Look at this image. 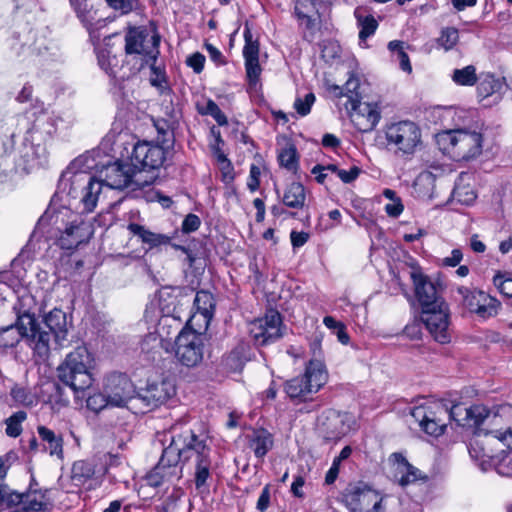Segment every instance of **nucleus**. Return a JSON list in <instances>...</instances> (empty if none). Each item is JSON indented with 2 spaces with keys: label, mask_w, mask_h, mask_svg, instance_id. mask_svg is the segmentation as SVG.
Listing matches in <instances>:
<instances>
[{
  "label": "nucleus",
  "mask_w": 512,
  "mask_h": 512,
  "mask_svg": "<svg viewBox=\"0 0 512 512\" xmlns=\"http://www.w3.org/2000/svg\"><path fill=\"white\" fill-rule=\"evenodd\" d=\"M33 87L29 84H25L21 91L18 93L16 100L19 103H26L32 100Z\"/></svg>",
  "instance_id": "obj_64"
},
{
  "label": "nucleus",
  "mask_w": 512,
  "mask_h": 512,
  "mask_svg": "<svg viewBox=\"0 0 512 512\" xmlns=\"http://www.w3.org/2000/svg\"><path fill=\"white\" fill-rule=\"evenodd\" d=\"M201 224L200 218L195 214H188L182 223V231L184 233H191L196 231Z\"/></svg>",
  "instance_id": "obj_53"
},
{
  "label": "nucleus",
  "mask_w": 512,
  "mask_h": 512,
  "mask_svg": "<svg viewBox=\"0 0 512 512\" xmlns=\"http://www.w3.org/2000/svg\"><path fill=\"white\" fill-rule=\"evenodd\" d=\"M246 75L249 83L255 85L261 75V67L258 60L245 61Z\"/></svg>",
  "instance_id": "obj_50"
},
{
  "label": "nucleus",
  "mask_w": 512,
  "mask_h": 512,
  "mask_svg": "<svg viewBox=\"0 0 512 512\" xmlns=\"http://www.w3.org/2000/svg\"><path fill=\"white\" fill-rule=\"evenodd\" d=\"M146 64H149L151 75H150V83L152 86L157 87L159 89H163L167 86V78L165 68L163 66L157 65V60L147 59L145 61Z\"/></svg>",
  "instance_id": "obj_39"
},
{
  "label": "nucleus",
  "mask_w": 512,
  "mask_h": 512,
  "mask_svg": "<svg viewBox=\"0 0 512 512\" xmlns=\"http://www.w3.org/2000/svg\"><path fill=\"white\" fill-rule=\"evenodd\" d=\"M494 284L501 294L509 298L512 297V278H504L503 275L497 274L494 277Z\"/></svg>",
  "instance_id": "obj_51"
},
{
  "label": "nucleus",
  "mask_w": 512,
  "mask_h": 512,
  "mask_svg": "<svg viewBox=\"0 0 512 512\" xmlns=\"http://www.w3.org/2000/svg\"><path fill=\"white\" fill-rule=\"evenodd\" d=\"M343 500L353 512H380L382 497L379 493L363 483L349 485Z\"/></svg>",
  "instance_id": "obj_10"
},
{
  "label": "nucleus",
  "mask_w": 512,
  "mask_h": 512,
  "mask_svg": "<svg viewBox=\"0 0 512 512\" xmlns=\"http://www.w3.org/2000/svg\"><path fill=\"white\" fill-rule=\"evenodd\" d=\"M318 429L327 441L340 440L348 432L346 415L333 409L324 411L317 420Z\"/></svg>",
  "instance_id": "obj_22"
},
{
  "label": "nucleus",
  "mask_w": 512,
  "mask_h": 512,
  "mask_svg": "<svg viewBox=\"0 0 512 512\" xmlns=\"http://www.w3.org/2000/svg\"><path fill=\"white\" fill-rule=\"evenodd\" d=\"M186 63L194 70L195 73H200L204 68L205 56L196 52L187 58Z\"/></svg>",
  "instance_id": "obj_54"
},
{
  "label": "nucleus",
  "mask_w": 512,
  "mask_h": 512,
  "mask_svg": "<svg viewBox=\"0 0 512 512\" xmlns=\"http://www.w3.org/2000/svg\"><path fill=\"white\" fill-rule=\"evenodd\" d=\"M245 46L243 56L245 61L259 59V45L257 41L252 40V34L248 28L244 31Z\"/></svg>",
  "instance_id": "obj_43"
},
{
  "label": "nucleus",
  "mask_w": 512,
  "mask_h": 512,
  "mask_svg": "<svg viewBox=\"0 0 512 512\" xmlns=\"http://www.w3.org/2000/svg\"><path fill=\"white\" fill-rule=\"evenodd\" d=\"M207 108H208L209 113L213 116V118L219 125L222 126V125H226L228 123L227 117L220 110V108L218 107V105L215 102L209 101L207 104Z\"/></svg>",
  "instance_id": "obj_56"
},
{
  "label": "nucleus",
  "mask_w": 512,
  "mask_h": 512,
  "mask_svg": "<svg viewBox=\"0 0 512 512\" xmlns=\"http://www.w3.org/2000/svg\"><path fill=\"white\" fill-rule=\"evenodd\" d=\"M94 357L85 345L76 347L58 367V377L75 392L84 391L93 383Z\"/></svg>",
  "instance_id": "obj_6"
},
{
  "label": "nucleus",
  "mask_w": 512,
  "mask_h": 512,
  "mask_svg": "<svg viewBox=\"0 0 512 512\" xmlns=\"http://www.w3.org/2000/svg\"><path fill=\"white\" fill-rule=\"evenodd\" d=\"M136 172L130 163H122L115 161L104 165L98 171V180L101 181L102 185H105L112 189H124L135 183L137 186L141 183L134 180Z\"/></svg>",
  "instance_id": "obj_15"
},
{
  "label": "nucleus",
  "mask_w": 512,
  "mask_h": 512,
  "mask_svg": "<svg viewBox=\"0 0 512 512\" xmlns=\"http://www.w3.org/2000/svg\"><path fill=\"white\" fill-rule=\"evenodd\" d=\"M459 41L458 30L454 27L442 29L440 37L437 39L438 45L446 51L453 49Z\"/></svg>",
  "instance_id": "obj_42"
},
{
  "label": "nucleus",
  "mask_w": 512,
  "mask_h": 512,
  "mask_svg": "<svg viewBox=\"0 0 512 512\" xmlns=\"http://www.w3.org/2000/svg\"><path fill=\"white\" fill-rule=\"evenodd\" d=\"M106 475L104 464L97 463L95 457L75 461L71 467L70 479L74 486L92 489L101 484Z\"/></svg>",
  "instance_id": "obj_14"
},
{
  "label": "nucleus",
  "mask_w": 512,
  "mask_h": 512,
  "mask_svg": "<svg viewBox=\"0 0 512 512\" xmlns=\"http://www.w3.org/2000/svg\"><path fill=\"white\" fill-rule=\"evenodd\" d=\"M176 394V386L170 379L148 383L139 393V398L149 409H155L170 400Z\"/></svg>",
  "instance_id": "obj_21"
},
{
  "label": "nucleus",
  "mask_w": 512,
  "mask_h": 512,
  "mask_svg": "<svg viewBox=\"0 0 512 512\" xmlns=\"http://www.w3.org/2000/svg\"><path fill=\"white\" fill-rule=\"evenodd\" d=\"M420 319L435 341L441 344L450 342V311L446 302L422 310Z\"/></svg>",
  "instance_id": "obj_11"
},
{
  "label": "nucleus",
  "mask_w": 512,
  "mask_h": 512,
  "mask_svg": "<svg viewBox=\"0 0 512 512\" xmlns=\"http://www.w3.org/2000/svg\"><path fill=\"white\" fill-rule=\"evenodd\" d=\"M326 87L328 92L331 93L334 97H346L347 105L354 103V101L361 100L360 94L358 92L360 88V81L354 74L350 75L343 87L336 84H330L328 82L326 83Z\"/></svg>",
  "instance_id": "obj_26"
},
{
  "label": "nucleus",
  "mask_w": 512,
  "mask_h": 512,
  "mask_svg": "<svg viewBox=\"0 0 512 512\" xmlns=\"http://www.w3.org/2000/svg\"><path fill=\"white\" fill-rule=\"evenodd\" d=\"M48 490H43L39 484L32 479L29 487L23 492L22 512H40L48 510L50 504L47 495Z\"/></svg>",
  "instance_id": "obj_24"
},
{
  "label": "nucleus",
  "mask_w": 512,
  "mask_h": 512,
  "mask_svg": "<svg viewBox=\"0 0 512 512\" xmlns=\"http://www.w3.org/2000/svg\"><path fill=\"white\" fill-rule=\"evenodd\" d=\"M95 459H96L97 463L104 464V466L106 468V474L109 472L110 468L116 467V466L120 465V463H121L120 458L117 455L110 454V453L104 454L99 457H95Z\"/></svg>",
  "instance_id": "obj_55"
},
{
  "label": "nucleus",
  "mask_w": 512,
  "mask_h": 512,
  "mask_svg": "<svg viewBox=\"0 0 512 512\" xmlns=\"http://www.w3.org/2000/svg\"><path fill=\"white\" fill-rule=\"evenodd\" d=\"M291 243L294 248L303 246L309 239V234L306 232L292 231L290 234Z\"/></svg>",
  "instance_id": "obj_62"
},
{
  "label": "nucleus",
  "mask_w": 512,
  "mask_h": 512,
  "mask_svg": "<svg viewBox=\"0 0 512 512\" xmlns=\"http://www.w3.org/2000/svg\"><path fill=\"white\" fill-rule=\"evenodd\" d=\"M354 16L357 20L358 26L360 27L359 39L361 41H365L375 33L378 27V22L371 14H367L365 9L362 7H357L355 9Z\"/></svg>",
  "instance_id": "obj_30"
},
{
  "label": "nucleus",
  "mask_w": 512,
  "mask_h": 512,
  "mask_svg": "<svg viewBox=\"0 0 512 512\" xmlns=\"http://www.w3.org/2000/svg\"><path fill=\"white\" fill-rule=\"evenodd\" d=\"M278 161L281 167L289 171H295L298 167L297 149L293 144H288L284 147L279 155Z\"/></svg>",
  "instance_id": "obj_37"
},
{
  "label": "nucleus",
  "mask_w": 512,
  "mask_h": 512,
  "mask_svg": "<svg viewBox=\"0 0 512 512\" xmlns=\"http://www.w3.org/2000/svg\"><path fill=\"white\" fill-rule=\"evenodd\" d=\"M127 230L130 234L137 237L142 244L147 245L148 249L166 246L171 242V237L165 234L152 232L147 227L138 223H129Z\"/></svg>",
  "instance_id": "obj_25"
},
{
  "label": "nucleus",
  "mask_w": 512,
  "mask_h": 512,
  "mask_svg": "<svg viewBox=\"0 0 512 512\" xmlns=\"http://www.w3.org/2000/svg\"><path fill=\"white\" fill-rule=\"evenodd\" d=\"M273 435L266 429L253 430L249 436V447L257 458H263L273 447Z\"/></svg>",
  "instance_id": "obj_27"
},
{
  "label": "nucleus",
  "mask_w": 512,
  "mask_h": 512,
  "mask_svg": "<svg viewBox=\"0 0 512 512\" xmlns=\"http://www.w3.org/2000/svg\"><path fill=\"white\" fill-rule=\"evenodd\" d=\"M175 356L188 368L202 363L204 357V336L194 329L184 328L176 338Z\"/></svg>",
  "instance_id": "obj_9"
},
{
  "label": "nucleus",
  "mask_w": 512,
  "mask_h": 512,
  "mask_svg": "<svg viewBox=\"0 0 512 512\" xmlns=\"http://www.w3.org/2000/svg\"><path fill=\"white\" fill-rule=\"evenodd\" d=\"M110 8L122 15L129 14L137 8L139 0H105Z\"/></svg>",
  "instance_id": "obj_45"
},
{
  "label": "nucleus",
  "mask_w": 512,
  "mask_h": 512,
  "mask_svg": "<svg viewBox=\"0 0 512 512\" xmlns=\"http://www.w3.org/2000/svg\"><path fill=\"white\" fill-rule=\"evenodd\" d=\"M194 305L197 311L200 312L205 318L210 317L215 307L213 295L210 292L203 290L197 292Z\"/></svg>",
  "instance_id": "obj_36"
},
{
  "label": "nucleus",
  "mask_w": 512,
  "mask_h": 512,
  "mask_svg": "<svg viewBox=\"0 0 512 512\" xmlns=\"http://www.w3.org/2000/svg\"><path fill=\"white\" fill-rule=\"evenodd\" d=\"M166 153L162 145L148 141L138 142L133 147L130 162L135 172L156 170L164 164Z\"/></svg>",
  "instance_id": "obj_13"
},
{
  "label": "nucleus",
  "mask_w": 512,
  "mask_h": 512,
  "mask_svg": "<svg viewBox=\"0 0 512 512\" xmlns=\"http://www.w3.org/2000/svg\"><path fill=\"white\" fill-rule=\"evenodd\" d=\"M315 102V95L313 93H308L305 95L304 99L297 98L294 102V108L297 113L301 116H306L310 110L312 105Z\"/></svg>",
  "instance_id": "obj_48"
},
{
  "label": "nucleus",
  "mask_w": 512,
  "mask_h": 512,
  "mask_svg": "<svg viewBox=\"0 0 512 512\" xmlns=\"http://www.w3.org/2000/svg\"><path fill=\"white\" fill-rule=\"evenodd\" d=\"M270 505V486L269 485H266L260 496H259V499L257 501V509L260 511V512H264Z\"/></svg>",
  "instance_id": "obj_61"
},
{
  "label": "nucleus",
  "mask_w": 512,
  "mask_h": 512,
  "mask_svg": "<svg viewBox=\"0 0 512 512\" xmlns=\"http://www.w3.org/2000/svg\"><path fill=\"white\" fill-rule=\"evenodd\" d=\"M148 34L139 28H131L125 34V53L127 55H142L144 60H157L159 56V37L152 36L150 46L146 44Z\"/></svg>",
  "instance_id": "obj_18"
},
{
  "label": "nucleus",
  "mask_w": 512,
  "mask_h": 512,
  "mask_svg": "<svg viewBox=\"0 0 512 512\" xmlns=\"http://www.w3.org/2000/svg\"><path fill=\"white\" fill-rule=\"evenodd\" d=\"M86 406L89 410L95 413L102 411L106 407L110 406L107 393L104 391V393L98 392L90 395L86 400Z\"/></svg>",
  "instance_id": "obj_44"
},
{
  "label": "nucleus",
  "mask_w": 512,
  "mask_h": 512,
  "mask_svg": "<svg viewBox=\"0 0 512 512\" xmlns=\"http://www.w3.org/2000/svg\"><path fill=\"white\" fill-rule=\"evenodd\" d=\"M496 470L500 475L512 477V449L502 457Z\"/></svg>",
  "instance_id": "obj_52"
},
{
  "label": "nucleus",
  "mask_w": 512,
  "mask_h": 512,
  "mask_svg": "<svg viewBox=\"0 0 512 512\" xmlns=\"http://www.w3.org/2000/svg\"><path fill=\"white\" fill-rule=\"evenodd\" d=\"M386 148L394 155L411 159L423 148L420 126L410 120H401L385 125L383 129Z\"/></svg>",
  "instance_id": "obj_5"
},
{
  "label": "nucleus",
  "mask_w": 512,
  "mask_h": 512,
  "mask_svg": "<svg viewBox=\"0 0 512 512\" xmlns=\"http://www.w3.org/2000/svg\"><path fill=\"white\" fill-rule=\"evenodd\" d=\"M260 168L256 165H251L250 167V175H249V180H248V188L251 190V191H256L258 188H259V185H260V180H259V177H260Z\"/></svg>",
  "instance_id": "obj_58"
},
{
  "label": "nucleus",
  "mask_w": 512,
  "mask_h": 512,
  "mask_svg": "<svg viewBox=\"0 0 512 512\" xmlns=\"http://www.w3.org/2000/svg\"><path fill=\"white\" fill-rule=\"evenodd\" d=\"M37 432L42 441L47 443V449L51 456L63 457V438L61 435H56L54 431L45 427L38 426Z\"/></svg>",
  "instance_id": "obj_29"
},
{
  "label": "nucleus",
  "mask_w": 512,
  "mask_h": 512,
  "mask_svg": "<svg viewBox=\"0 0 512 512\" xmlns=\"http://www.w3.org/2000/svg\"><path fill=\"white\" fill-rule=\"evenodd\" d=\"M479 297V309H476L475 313L483 318L496 315L500 306L499 301L488 294L480 295Z\"/></svg>",
  "instance_id": "obj_38"
},
{
  "label": "nucleus",
  "mask_w": 512,
  "mask_h": 512,
  "mask_svg": "<svg viewBox=\"0 0 512 512\" xmlns=\"http://www.w3.org/2000/svg\"><path fill=\"white\" fill-rule=\"evenodd\" d=\"M458 293L462 296L464 305L471 311L475 312L476 309H479L480 303V295H485L486 293L479 290H470L466 287L458 288Z\"/></svg>",
  "instance_id": "obj_41"
},
{
  "label": "nucleus",
  "mask_w": 512,
  "mask_h": 512,
  "mask_svg": "<svg viewBox=\"0 0 512 512\" xmlns=\"http://www.w3.org/2000/svg\"><path fill=\"white\" fill-rule=\"evenodd\" d=\"M102 186L101 181L98 179L94 177L89 178L87 185L83 189V195L81 197V203L83 204L84 211L92 212L95 209Z\"/></svg>",
  "instance_id": "obj_28"
},
{
  "label": "nucleus",
  "mask_w": 512,
  "mask_h": 512,
  "mask_svg": "<svg viewBox=\"0 0 512 512\" xmlns=\"http://www.w3.org/2000/svg\"><path fill=\"white\" fill-rule=\"evenodd\" d=\"M205 47L209 54V57L213 62H215L217 65H222L225 63L224 56L222 55L219 49H217L212 44H206Z\"/></svg>",
  "instance_id": "obj_63"
},
{
  "label": "nucleus",
  "mask_w": 512,
  "mask_h": 512,
  "mask_svg": "<svg viewBox=\"0 0 512 512\" xmlns=\"http://www.w3.org/2000/svg\"><path fill=\"white\" fill-rule=\"evenodd\" d=\"M225 367L233 372L241 371L244 365L242 356L238 351H232L223 360Z\"/></svg>",
  "instance_id": "obj_49"
},
{
  "label": "nucleus",
  "mask_w": 512,
  "mask_h": 512,
  "mask_svg": "<svg viewBox=\"0 0 512 512\" xmlns=\"http://www.w3.org/2000/svg\"><path fill=\"white\" fill-rule=\"evenodd\" d=\"M249 333L255 344L266 345L280 339L282 333V318L278 311L269 310L267 313L249 325Z\"/></svg>",
  "instance_id": "obj_12"
},
{
  "label": "nucleus",
  "mask_w": 512,
  "mask_h": 512,
  "mask_svg": "<svg viewBox=\"0 0 512 512\" xmlns=\"http://www.w3.org/2000/svg\"><path fill=\"white\" fill-rule=\"evenodd\" d=\"M209 436L202 431L190 430L186 436L173 439L163 449L157 465L147 474V483L159 487L165 483H173L182 478V465L190 464L193 469L194 483L197 490L207 486L212 470V449L207 443Z\"/></svg>",
  "instance_id": "obj_1"
},
{
  "label": "nucleus",
  "mask_w": 512,
  "mask_h": 512,
  "mask_svg": "<svg viewBox=\"0 0 512 512\" xmlns=\"http://www.w3.org/2000/svg\"><path fill=\"white\" fill-rule=\"evenodd\" d=\"M12 400L20 406L27 408L34 407L38 404V396L28 386L15 384L10 390Z\"/></svg>",
  "instance_id": "obj_31"
},
{
  "label": "nucleus",
  "mask_w": 512,
  "mask_h": 512,
  "mask_svg": "<svg viewBox=\"0 0 512 512\" xmlns=\"http://www.w3.org/2000/svg\"><path fill=\"white\" fill-rule=\"evenodd\" d=\"M328 374L320 360H310L302 376L294 377L284 384V391L292 401H305L325 385Z\"/></svg>",
  "instance_id": "obj_8"
},
{
  "label": "nucleus",
  "mask_w": 512,
  "mask_h": 512,
  "mask_svg": "<svg viewBox=\"0 0 512 512\" xmlns=\"http://www.w3.org/2000/svg\"><path fill=\"white\" fill-rule=\"evenodd\" d=\"M104 391L111 407H125L136 396V388L131 379L122 373H113L106 378Z\"/></svg>",
  "instance_id": "obj_16"
},
{
  "label": "nucleus",
  "mask_w": 512,
  "mask_h": 512,
  "mask_svg": "<svg viewBox=\"0 0 512 512\" xmlns=\"http://www.w3.org/2000/svg\"><path fill=\"white\" fill-rule=\"evenodd\" d=\"M345 108L355 128L362 133L372 131L381 118L380 108L376 103L359 100L350 105L345 104Z\"/></svg>",
  "instance_id": "obj_17"
},
{
  "label": "nucleus",
  "mask_w": 512,
  "mask_h": 512,
  "mask_svg": "<svg viewBox=\"0 0 512 512\" xmlns=\"http://www.w3.org/2000/svg\"><path fill=\"white\" fill-rule=\"evenodd\" d=\"M14 311L17 316L15 323L0 328V347H14L24 339L35 355L42 360L47 359L51 350L50 333L40 326L34 313L18 305L14 306Z\"/></svg>",
  "instance_id": "obj_2"
},
{
  "label": "nucleus",
  "mask_w": 512,
  "mask_h": 512,
  "mask_svg": "<svg viewBox=\"0 0 512 512\" xmlns=\"http://www.w3.org/2000/svg\"><path fill=\"white\" fill-rule=\"evenodd\" d=\"M306 199L305 189L301 183L293 182L285 190L283 203L290 208H302Z\"/></svg>",
  "instance_id": "obj_33"
},
{
  "label": "nucleus",
  "mask_w": 512,
  "mask_h": 512,
  "mask_svg": "<svg viewBox=\"0 0 512 512\" xmlns=\"http://www.w3.org/2000/svg\"><path fill=\"white\" fill-rule=\"evenodd\" d=\"M411 278L415 297L421 307V311L445 303L437 285L433 283L428 276L421 272L414 271L411 273Z\"/></svg>",
  "instance_id": "obj_20"
},
{
  "label": "nucleus",
  "mask_w": 512,
  "mask_h": 512,
  "mask_svg": "<svg viewBox=\"0 0 512 512\" xmlns=\"http://www.w3.org/2000/svg\"><path fill=\"white\" fill-rule=\"evenodd\" d=\"M27 419V413L19 410L13 413L5 420L6 429L5 432L9 437L16 438L22 431V423Z\"/></svg>",
  "instance_id": "obj_34"
},
{
  "label": "nucleus",
  "mask_w": 512,
  "mask_h": 512,
  "mask_svg": "<svg viewBox=\"0 0 512 512\" xmlns=\"http://www.w3.org/2000/svg\"><path fill=\"white\" fill-rule=\"evenodd\" d=\"M383 196L390 200V202L385 205V212L387 215L392 218L400 216L404 210V206L401 199L396 195V192L391 189H385L383 191Z\"/></svg>",
  "instance_id": "obj_40"
},
{
  "label": "nucleus",
  "mask_w": 512,
  "mask_h": 512,
  "mask_svg": "<svg viewBox=\"0 0 512 512\" xmlns=\"http://www.w3.org/2000/svg\"><path fill=\"white\" fill-rule=\"evenodd\" d=\"M97 58L101 68L109 75L113 74L111 62L112 60H115V57L111 59L108 52L101 51L98 53Z\"/></svg>",
  "instance_id": "obj_59"
},
{
  "label": "nucleus",
  "mask_w": 512,
  "mask_h": 512,
  "mask_svg": "<svg viewBox=\"0 0 512 512\" xmlns=\"http://www.w3.org/2000/svg\"><path fill=\"white\" fill-rule=\"evenodd\" d=\"M40 326L50 333V337H54L55 342L59 346H63V342L67 340L70 323L64 311L54 308L44 316L43 325Z\"/></svg>",
  "instance_id": "obj_23"
},
{
  "label": "nucleus",
  "mask_w": 512,
  "mask_h": 512,
  "mask_svg": "<svg viewBox=\"0 0 512 512\" xmlns=\"http://www.w3.org/2000/svg\"><path fill=\"white\" fill-rule=\"evenodd\" d=\"M452 80L460 86H473L477 82L476 68L468 65L462 69H455L452 74Z\"/></svg>",
  "instance_id": "obj_35"
},
{
  "label": "nucleus",
  "mask_w": 512,
  "mask_h": 512,
  "mask_svg": "<svg viewBox=\"0 0 512 512\" xmlns=\"http://www.w3.org/2000/svg\"><path fill=\"white\" fill-rule=\"evenodd\" d=\"M464 427L474 429L475 437L470 442V453L478 445L477 437L481 435L492 436L510 446L511 427H507L512 420V405H503L496 412L491 413L484 405H473L467 408L464 417Z\"/></svg>",
  "instance_id": "obj_3"
},
{
  "label": "nucleus",
  "mask_w": 512,
  "mask_h": 512,
  "mask_svg": "<svg viewBox=\"0 0 512 512\" xmlns=\"http://www.w3.org/2000/svg\"><path fill=\"white\" fill-rule=\"evenodd\" d=\"M23 492H19L7 484H0V508L12 509L19 507L22 510Z\"/></svg>",
  "instance_id": "obj_32"
},
{
  "label": "nucleus",
  "mask_w": 512,
  "mask_h": 512,
  "mask_svg": "<svg viewBox=\"0 0 512 512\" xmlns=\"http://www.w3.org/2000/svg\"><path fill=\"white\" fill-rule=\"evenodd\" d=\"M436 141L444 153L460 161L480 155L483 138L481 133L475 130L455 129L438 133Z\"/></svg>",
  "instance_id": "obj_7"
},
{
  "label": "nucleus",
  "mask_w": 512,
  "mask_h": 512,
  "mask_svg": "<svg viewBox=\"0 0 512 512\" xmlns=\"http://www.w3.org/2000/svg\"><path fill=\"white\" fill-rule=\"evenodd\" d=\"M17 460L18 455L13 450L8 451L3 455H0V484H4L3 481L7 476L9 469Z\"/></svg>",
  "instance_id": "obj_46"
},
{
  "label": "nucleus",
  "mask_w": 512,
  "mask_h": 512,
  "mask_svg": "<svg viewBox=\"0 0 512 512\" xmlns=\"http://www.w3.org/2000/svg\"><path fill=\"white\" fill-rule=\"evenodd\" d=\"M466 411L467 407L460 404L449 407L444 401H432L414 407L411 416L425 433L438 437L444 433L448 421L464 427Z\"/></svg>",
  "instance_id": "obj_4"
},
{
  "label": "nucleus",
  "mask_w": 512,
  "mask_h": 512,
  "mask_svg": "<svg viewBox=\"0 0 512 512\" xmlns=\"http://www.w3.org/2000/svg\"><path fill=\"white\" fill-rule=\"evenodd\" d=\"M405 474L400 478V484L402 486H406L414 481L417 480L418 478V473H419V470L415 467H413L410 463L407 464L405 467Z\"/></svg>",
  "instance_id": "obj_57"
},
{
  "label": "nucleus",
  "mask_w": 512,
  "mask_h": 512,
  "mask_svg": "<svg viewBox=\"0 0 512 512\" xmlns=\"http://www.w3.org/2000/svg\"><path fill=\"white\" fill-rule=\"evenodd\" d=\"M360 173V169L356 166L352 167L350 170L339 169L337 172V176L344 182L350 183L354 181Z\"/></svg>",
  "instance_id": "obj_60"
},
{
  "label": "nucleus",
  "mask_w": 512,
  "mask_h": 512,
  "mask_svg": "<svg viewBox=\"0 0 512 512\" xmlns=\"http://www.w3.org/2000/svg\"><path fill=\"white\" fill-rule=\"evenodd\" d=\"M92 236L90 225L81 217L74 216L67 222L57 238V244L62 249H74L80 244L87 242Z\"/></svg>",
  "instance_id": "obj_19"
},
{
  "label": "nucleus",
  "mask_w": 512,
  "mask_h": 512,
  "mask_svg": "<svg viewBox=\"0 0 512 512\" xmlns=\"http://www.w3.org/2000/svg\"><path fill=\"white\" fill-rule=\"evenodd\" d=\"M453 197L463 203V204H466V205H469L471 203L474 202V200L476 199V194L475 192L470 189L469 187H465V186H456L454 189H453Z\"/></svg>",
  "instance_id": "obj_47"
}]
</instances>
